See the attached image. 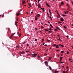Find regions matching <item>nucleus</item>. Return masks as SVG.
Wrapping results in <instances>:
<instances>
[{
  "mask_svg": "<svg viewBox=\"0 0 73 73\" xmlns=\"http://www.w3.org/2000/svg\"><path fill=\"white\" fill-rule=\"evenodd\" d=\"M67 11H68V12H70V10L69 9H68Z\"/></svg>",
  "mask_w": 73,
  "mask_h": 73,
  "instance_id": "nucleus-9",
  "label": "nucleus"
},
{
  "mask_svg": "<svg viewBox=\"0 0 73 73\" xmlns=\"http://www.w3.org/2000/svg\"><path fill=\"white\" fill-rule=\"evenodd\" d=\"M61 64H63L64 63V62H61Z\"/></svg>",
  "mask_w": 73,
  "mask_h": 73,
  "instance_id": "nucleus-59",
  "label": "nucleus"
},
{
  "mask_svg": "<svg viewBox=\"0 0 73 73\" xmlns=\"http://www.w3.org/2000/svg\"><path fill=\"white\" fill-rule=\"evenodd\" d=\"M35 41H37V39H35Z\"/></svg>",
  "mask_w": 73,
  "mask_h": 73,
  "instance_id": "nucleus-51",
  "label": "nucleus"
},
{
  "mask_svg": "<svg viewBox=\"0 0 73 73\" xmlns=\"http://www.w3.org/2000/svg\"><path fill=\"white\" fill-rule=\"evenodd\" d=\"M23 4H25V1H23Z\"/></svg>",
  "mask_w": 73,
  "mask_h": 73,
  "instance_id": "nucleus-13",
  "label": "nucleus"
},
{
  "mask_svg": "<svg viewBox=\"0 0 73 73\" xmlns=\"http://www.w3.org/2000/svg\"><path fill=\"white\" fill-rule=\"evenodd\" d=\"M49 68L50 70H52V68H51V67H49Z\"/></svg>",
  "mask_w": 73,
  "mask_h": 73,
  "instance_id": "nucleus-25",
  "label": "nucleus"
},
{
  "mask_svg": "<svg viewBox=\"0 0 73 73\" xmlns=\"http://www.w3.org/2000/svg\"><path fill=\"white\" fill-rule=\"evenodd\" d=\"M35 29L36 30V31H37V29L36 28H35Z\"/></svg>",
  "mask_w": 73,
  "mask_h": 73,
  "instance_id": "nucleus-30",
  "label": "nucleus"
},
{
  "mask_svg": "<svg viewBox=\"0 0 73 73\" xmlns=\"http://www.w3.org/2000/svg\"><path fill=\"white\" fill-rule=\"evenodd\" d=\"M56 51H57V52H59V51H60V50H56Z\"/></svg>",
  "mask_w": 73,
  "mask_h": 73,
  "instance_id": "nucleus-40",
  "label": "nucleus"
},
{
  "mask_svg": "<svg viewBox=\"0 0 73 73\" xmlns=\"http://www.w3.org/2000/svg\"><path fill=\"white\" fill-rule=\"evenodd\" d=\"M15 25H16V26H17V23H15Z\"/></svg>",
  "mask_w": 73,
  "mask_h": 73,
  "instance_id": "nucleus-41",
  "label": "nucleus"
},
{
  "mask_svg": "<svg viewBox=\"0 0 73 73\" xmlns=\"http://www.w3.org/2000/svg\"><path fill=\"white\" fill-rule=\"evenodd\" d=\"M49 31H51V30H52V28L51 27H50V28H49Z\"/></svg>",
  "mask_w": 73,
  "mask_h": 73,
  "instance_id": "nucleus-19",
  "label": "nucleus"
},
{
  "mask_svg": "<svg viewBox=\"0 0 73 73\" xmlns=\"http://www.w3.org/2000/svg\"><path fill=\"white\" fill-rule=\"evenodd\" d=\"M18 19H19L18 18H17V19H16V20L17 21V20H18Z\"/></svg>",
  "mask_w": 73,
  "mask_h": 73,
  "instance_id": "nucleus-45",
  "label": "nucleus"
},
{
  "mask_svg": "<svg viewBox=\"0 0 73 73\" xmlns=\"http://www.w3.org/2000/svg\"><path fill=\"white\" fill-rule=\"evenodd\" d=\"M72 5H73V2L72 1Z\"/></svg>",
  "mask_w": 73,
  "mask_h": 73,
  "instance_id": "nucleus-54",
  "label": "nucleus"
},
{
  "mask_svg": "<svg viewBox=\"0 0 73 73\" xmlns=\"http://www.w3.org/2000/svg\"><path fill=\"white\" fill-rule=\"evenodd\" d=\"M24 53H25V52L24 51H22L21 52L20 54H24Z\"/></svg>",
  "mask_w": 73,
  "mask_h": 73,
  "instance_id": "nucleus-1",
  "label": "nucleus"
},
{
  "mask_svg": "<svg viewBox=\"0 0 73 73\" xmlns=\"http://www.w3.org/2000/svg\"><path fill=\"white\" fill-rule=\"evenodd\" d=\"M62 58H63V57H61L60 58V59H62Z\"/></svg>",
  "mask_w": 73,
  "mask_h": 73,
  "instance_id": "nucleus-35",
  "label": "nucleus"
},
{
  "mask_svg": "<svg viewBox=\"0 0 73 73\" xmlns=\"http://www.w3.org/2000/svg\"><path fill=\"white\" fill-rule=\"evenodd\" d=\"M50 13V16H51L52 15V13Z\"/></svg>",
  "mask_w": 73,
  "mask_h": 73,
  "instance_id": "nucleus-47",
  "label": "nucleus"
},
{
  "mask_svg": "<svg viewBox=\"0 0 73 73\" xmlns=\"http://www.w3.org/2000/svg\"><path fill=\"white\" fill-rule=\"evenodd\" d=\"M20 15V13H16V15L17 16H19V15Z\"/></svg>",
  "mask_w": 73,
  "mask_h": 73,
  "instance_id": "nucleus-12",
  "label": "nucleus"
},
{
  "mask_svg": "<svg viewBox=\"0 0 73 73\" xmlns=\"http://www.w3.org/2000/svg\"><path fill=\"white\" fill-rule=\"evenodd\" d=\"M27 46H29V44H27Z\"/></svg>",
  "mask_w": 73,
  "mask_h": 73,
  "instance_id": "nucleus-37",
  "label": "nucleus"
},
{
  "mask_svg": "<svg viewBox=\"0 0 73 73\" xmlns=\"http://www.w3.org/2000/svg\"><path fill=\"white\" fill-rule=\"evenodd\" d=\"M60 20H61V21H64V19H63V18L62 17H61V18Z\"/></svg>",
  "mask_w": 73,
  "mask_h": 73,
  "instance_id": "nucleus-2",
  "label": "nucleus"
},
{
  "mask_svg": "<svg viewBox=\"0 0 73 73\" xmlns=\"http://www.w3.org/2000/svg\"><path fill=\"white\" fill-rule=\"evenodd\" d=\"M48 24H50V22H49V21H48Z\"/></svg>",
  "mask_w": 73,
  "mask_h": 73,
  "instance_id": "nucleus-60",
  "label": "nucleus"
},
{
  "mask_svg": "<svg viewBox=\"0 0 73 73\" xmlns=\"http://www.w3.org/2000/svg\"><path fill=\"white\" fill-rule=\"evenodd\" d=\"M61 5H64V3H63V2H62L61 3Z\"/></svg>",
  "mask_w": 73,
  "mask_h": 73,
  "instance_id": "nucleus-22",
  "label": "nucleus"
},
{
  "mask_svg": "<svg viewBox=\"0 0 73 73\" xmlns=\"http://www.w3.org/2000/svg\"><path fill=\"white\" fill-rule=\"evenodd\" d=\"M51 58H52V57H49V58L48 59V60H51Z\"/></svg>",
  "mask_w": 73,
  "mask_h": 73,
  "instance_id": "nucleus-15",
  "label": "nucleus"
},
{
  "mask_svg": "<svg viewBox=\"0 0 73 73\" xmlns=\"http://www.w3.org/2000/svg\"><path fill=\"white\" fill-rule=\"evenodd\" d=\"M29 7H32V6L31 5V4H30L29 3Z\"/></svg>",
  "mask_w": 73,
  "mask_h": 73,
  "instance_id": "nucleus-27",
  "label": "nucleus"
},
{
  "mask_svg": "<svg viewBox=\"0 0 73 73\" xmlns=\"http://www.w3.org/2000/svg\"><path fill=\"white\" fill-rule=\"evenodd\" d=\"M63 16H64V17H66V15H62Z\"/></svg>",
  "mask_w": 73,
  "mask_h": 73,
  "instance_id": "nucleus-32",
  "label": "nucleus"
},
{
  "mask_svg": "<svg viewBox=\"0 0 73 73\" xmlns=\"http://www.w3.org/2000/svg\"><path fill=\"white\" fill-rule=\"evenodd\" d=\"M50 26H51V28H53V26H52V25L51 24H50Z\"/></svg>",
  "mask_w": 73,
  "mask_h": 73,
  "instance_id": "nucleus-17",
  "label": "nucleus"
},
{
  "mask_svg": "<svg viewBox=\"0 0 73 73\" xmlns=\"http://www.w3.org/2000/svg\"><path fill=\"white\" fill-rule=\"evenodd\" d=\"M35 1H36V2H37V1H36V0H34Z\"/></svg>",
  "mask_w": 73,
  "mask_h": 73,
  "instance_id": "nucleus-63",
  "label": "nucleus"
},
{
  "mask_svg": "<svg viewBox=\"0 0 73 73\" xmlns=\"http://www.w3.org/2000/svg\"><path fill=\"white\" fill-rule=\"evenodd\" d=\"M60 17V15L58 14V16H57L58 18H59Z\"/></svg>",
  "mask_w": 73,
  "mask_h": 73,
  "instance_id": "nucleus-11",
  "label": "nucleus"
},
{
  "mask_svg": "<svg viewBox=\"0 0 73 73\" xmlns=\"http://www.w3.org/2000/svg\"><path fill=\"white\" fill-rule=\"evenodd\" d=\"M69 61H71L72 60V59L70 58H69Z\"/></svg>",
  "mask_w": 73,
  "mask_h": 73,
  "instance_id": "nucleus-39",
  "label": "nucleus"
},
{
  "mask_svg": "<svg viewBox=\"0 0 73 73\" xmlns=\"http://www.w3.org/2000/svg\"><path fill=\"white\" fill-rule=\"evenodd\" d=\"M44 45V43H43V45Z\"/></svg>",
  "mask_w": 73,
  "mask_h": 73,
  "instance_id": "nucleus-64",
  "label": "nucleus"
},
{
  "mask_svg": "<svg viewBox=\"0 0 73 73\" xmlns=\"http://www.w3.org/2000/svg\"><path fill=\"white\" fill-rule=\"evenodd\" d=\"M44 31H46V32H47L48 31V30L46 29H45Z\"/></svg>",
  "mask_w": 73,
  "mask_h": 73,
  "instance_id": "nucleus-16",
  "label": "nucleus"
},
{
  "mask_svg": "<svg viewBox=\"0 0 73 73\" xmlns=\"http://www.w3.org/2000/svg\"><path fill=\"white\" fill-rule=\"evenodd\" d=\"M35 20H37V17H35Z\"/></svg>",
  "mask_w": 73,
  "mask_h": 73,
  "instance_id": "nucleus-14",
  "label": "nucleus"
},
{
  "mask_svg": "<svg viewBox=\"0 0 73 73\" xmlns=\"http://www.w3.org/2000/svg\"><path fill=\"white\" fill-rule=\"evenodd\" d=\"M40 15L39 14H37V17H40Z\"/></svg>",
  "mask_w": 73,
  "mask_h": 73,
  "instance_id": "nucleus-10",
  "label": "nucleus"
},
{
  "mask_svg": "<svg viewBox=\"0 0 73 73\" xmlns=\"http://www.w3.org/2000/svg\"><path fill=\"white\" fill-rule=\"evenodd\" d=\"M56 29H58V30H60V28H59V27H56Z\"/></svg>",
  "mask_w": 73,
  "mask_h": 73,
  "instance_id": "nucleus-8",
  "label": "nucleus"
},
{
  "mask_svg": "<svg viewBox=\"0 0 73 73\" xmlns=\"http://www.w3.org/2000/svg\"><path fill=\"white\" fill-rule=\"evenodd\" d=\"M29 52V50L26 51V52Z\"/></svg>",
  "mask_w": 73,
  "mask_h": 73,
  "instance_id": "nucleus-28",
  "label": "nucleus"
},
{
  "mask_svg": "<svg viewBox=\"0 0 73 73\" xmlns=\"http://www.w3.org/2000/svg\"><path fill=\"white\" fill-rule=\"evenodd\" d=\"M50 17V19H52V17Z\"/></svg>",
  "mask_w": 73,
  "mask_h": 73,
  "instance_id": "nucleus-55",
  "label": "nucleus"
},
{
  "mask_svg": "<svg viewBox=\"0 0 73 73\" xmlns=\"http://www.w3.org/2000/svg\"><path fill=\"white\" fill-rule=\"evenodd\" d=\"M46 5L48 7H50L49 6V4H48V3H46Z\"/></svg>",
  "mask_w": 73,
  "mask_h": 73,
  "instance_id": "nucleus-5",
  "label": "nucleus"
},
{
  "mask_svg": "<svg viewBox=\"0 0 73 73\" xmlns=\"http://www.w3.org/2000/svg\"><path fill=\"white\" fill-rule=\"evenodd\" d=\"M58 37H60V35H58Z\"/></svg>",
  "mask_w": 73,
  "mask_h": 73,
  "instance_id": "nucleus-52",
  "label": "nucleus"
},
{
  "mask_svg": "<svg viewBox=\"0 0 73 73\" xmlns=\"http://www.w3.org/2000/svg\"><path fill=\"white\" fill-rule=\"evenodd\" d=\"M48 11H49V13H51V12H50V9H49V10H48Z\"/></svg>",
  "mask_w": 73,
  "mask_h": 73,
  "instance_id": "nucleus-24",
  "label": "nucleus"
},
{
  "mask_svg": "<svg viewBox=\"0 0 73 73\" xmlns=\"http://www.w3.org/2000/svg\"><path fill=\"white\" fill-rule=\"evenodd\" d=\"M58 71H55V72L54 73H58Z\"/></svg>",
  "mask_w": 73,
  "mask_h": 73,
  "instance_id": "nucleus-4",
  "label": "nucleus"
},
{
  "mask_svg": "<svg viewBox=\"0 0 73 73\" xmlns=\"http://www.w3.org/2000/svg\"><path fill=\"white\" fill-rule=\"evenodd\" d=\"M47 45H48L47 44H45V45H44V46H47Z\"/></svg>",
  "mask_w": 73,
  "mask_h": 73,
  "instance_id": "nucleus-50",
  "label": "nucleus"
},
{
  "mask_svg": "<svg viewBox=\"0 0 73 73\" xmlns=\"http://www.w3.org/2000/svg\"><path fill=\"white\" fill-rule=\"evenodd\" d=\"M68 67L67 66L66 67V69H68Z\"/></svg>",
  "mask_w": 73,
  "mask_h": 73,
  "instance_id": "nucleus-61",
  "label": "nucleus"
},
{
  "mask_svg": "<svg viewBox=\"0 0 73 73\" xmlns=\"http://www.w3.org/2000/svg\"><path fill=\"white\" fill-rule=\"evenodd\" d=\"M42 42H44V39H42Z\"/></svg>",
  "mask_w": 73,
  "mask_h": 73,
  "instance_id": "nucleus-46",
  "label": "nucleus"
},
{
  "mask_svg": "<svg viewBox=\"0 0 73 73\" xmlns=\"http://www.w3.org/2000/svg\"><path fill=\"white\" fill-rule=\"evenodd\" d=\"M40 0H38V3H39V2H40Z\"/></svg>",
  "mask_w": 73,
  "mask_h": 73,
  "instance_id": "nucleus-43",
  "label": "nucleus"
},
{
  "mask_svg": "<svg viewBox=\"0 0 73 73\" xmlns=\"http://www.w3.org/2000/svg\"><path fill=\"white\" fill-rule=\"evenodd\" d=\"M67 54H69V52H68V51H67Z\"/></svg>",
  "mask_w": 73,
  "mask_h": 73,
  "instance_id": "nucleus-34",
  "label": "nucleus"
},
{
  "mask_svg": "<svg viewBox=\"0 0 73 73\" xmlns=\"http://www.w3.org/2000/svg\"><path fill=\"white\" fill-rule=\"evenodd\" d=\"M63 27H64V28H65V29H66V27H65V26H63Z\"/></svg>",
  "mask_w": 73,
  "mask_h": 73,
  "instance_id": "nucleus-20",
  "label": "nucleus"
},
{
  "mask_svg": "<svg viewBox=\"0 0 73 73\" xmlns=\"http://www.w3.org/2000/svg\"><path fill=\"white\" fill-rule=\"evenodd\" d=\"M61 46L62 47H64V45H61Z\"/></svg>",
  "mask_w": 73,
  "mask_h": 73,
  "instance_id": "nucleus-49",
  "label": "nucleus"
},
{
  "mask_svg": "<svg viewBox=\"0 0 73 73\" xmlns=\"http://www.w3.org/2000/svg\"><path fill=\"white\" fill-rule=\"evenodd\" d=\"M48 33H52V31H48Z\"/></svg>",
  "mask_w": 73,
  "mask_h": 73,
  "instance_id": "nucleus-26",
  "label": "nucleus"
},
{
  "mask_svg": "<svg viewBox=\"0 0 73 73\" xmlns=\"http://www.w3.org/2000/svg\"><path fill=\"white\" fill-rule=\"evenodd\" d=\"M47 41L48 42H49V40H47Z\"/></svg>",
  "mask_w": 73,
  "mask_h": 73,
  "instance_id": "nucleus-62",
  "label": "nucleus"
},
{
  "mask_svg": "<svg viewBox=\"0 0 73 73\" xmlns=\"http://www.w3.org/2000/svg\"><path fill=\"white\" fill-rule=\"evenodd\" d=\"M61 53H64V51H61Z\"/></svg>",
  "mask_w": 73,
  "mask_h": 73,
  "instance_id": "nucleus-29",
  "label": "nucleus"
},
{
  "mask_svg": "<svg viewBox=\"0 0 73 73\" xmlns=\"http://www.w3.org/2000/svg\"><path fill=\"white\" fill-rule=\"evenodd\" d=\"M19 37H20V36H21V35H21V34L19 33Z\"/></svg>",
  "mask_w": 73,
  "mask_h": 73,
  "instance_id": "nucleus-36",
  "label": "nucleus"
},
{
  "mask_svg": "<svg viewBox=\"0 0 73 73\" xmlns=\"http://www.w3.org/2000/svg\"><path fill=\"white\" fill-rule=\"evenodd\" d=\"M54 46H56V44H54Z\"/></svg>",
  "mask_w": 73,
  "mask_h": 73,
  "instance_id": "nucleus-38",
  "label": "nucleus"
},
{
  "mask_svg": "<svg viewBox=\"0 0 73 73\" xmlns=\"http://www.w3.org/2000/svg\"><path fill=\"white\" fill-rule=\"evenodd\" d=\"M38 8H41V6H40V4H38Z\"/></svg>",
  "mask_w": 73,
  "mask_h": 73,
  "instance_id": "nucleus-7",
  "label": "nucleus"
},
{
  "mask_svg": "<svg viewBox=\"0 0 73 73\" xmlns=\"http://www.w3.org/2000/svg\"><path fill=\"white\" fill-rule=\"evenodd\" d=\"M32 55H33V56H36L37 55V54H32Z\"/></svg>",
  "mask_w": 73,
  "mask_h": 73,
  "instance_id": "nucleus-6",
  "label": "nucleus"
},
{
  "mask_svg": "<svg viewBox=\"0 0 73 73\" xmlns=\"http://www.w3.org/2000/svg\"><path fill=\"white\" fill-rule=\"evenodd\" d=\"M33 13V11H32V12H31V14H32V13Z\"/></svg>",
  "mask_w": 73,
  "mask_h": 73,
  "instance_id": "nucleus-53",
  "label": "nucleus"
},
{
  "mask_svg": "<svg viewBox=\"0 0 73 73\" xmlns=\"http://www.w3.org/2000/svg\"><path fill=\"white\" fill-rule=\"evenodd\" d=\"M58 24H61V23H62V22H61L59 21L58 22Z\"/></svg>",
  "mask_w": 73,
  "mask_h": 73,
  "instance_id": "nucleus-18",
  "label": "nucleus"
},
{
  "mask_svg": "<svg viewBox=\"0 0 73 73\" xmlns=\"http://www.w3.org/2000/svg\"><path fill=\"white\" fill-rule=\"evenodd\" d=\"M44 64H48V63H47V62H44Z\"/></svg>",
  "mask_w": 73,
  "mask_h": 73,
  "instance_id": "nucleus-31",
  "label": "nucleus"
},
{
  "mask_svg": "<svg viewBox=\"0 0 73 73\" xmlns=\"http://www.w3.org/2000/svg\"><path fill=\"white\" fill-rule=\"evenodd\" d=\"M36 57V56H33V57Z\"/></svg>",
  "mask_w": 73,
  "mask_h": 73,
  "instance_id": "nucleus-44",
  "label": "nucleus"
},
{
  "mask_svg": "<svg viewBox=\"0 0 73 73\" xmlns=\"http://www.w3.org/2000/svg\"><path fill=\"white\" fill-rule=\"evenodd\" d=\"M40 9H42V11H43V12H44V11H45L44 8H40Z\"/></svg>",
  "mask_w": 73,
  "mask_h": 73,
  "instance_id": "nucleus-3",
  "label": "nucleus"
},
{
  "mask_svg": "<svg viewBox=\"0 0 73 73\" xmlns=\"http://www.w3.org/2000/svg\"><path fill=\"white\" fill-rule=\"evenodd\" d=\"M66 37H67V38H69V36H67Z\"/></svg>",
  "mask_w": 73,
  "mask_h": 73,
  "instance_id": "nucleus-42",
  "label": "nucleus"
},
{
  "mask_svg": "<svg viewBox=\"0 0 73 73\" xmlns=\"http://www.w3.org/2000/svg\"><path fill=\"white\" fill-rule=\"evenodd\" d=\"M57 31V29H55V31Z\"/></svg>",
  "mask_w": 73,
  "mask_h": 73,
  "instance_id": "nucleus-48",
  "label": "nucleus"
},
{
  "mask_svg": "<svg viewBox=\"0 0 73 73\" xmlns=\"http://www.w3.org/2000/svg\"><path fill=\"white\" fill-rule=\"evenodd\" d=\"M56 48H58V45H56Z\"/></svg>",
  "mask_w": 73,
  "mask_h": 73,
  "instance_id": "nucleus-21",
  "label": "nucleus"
},
{
  "mask_svg": "<svg viewBox=\"0 0 73 73\" xmlns=\"http://www.w3.org/2000/svg\"><path fill=\"white\" fill-rule=\"evenodd\" d=\"M16 47L17 48H19V45H17V46H16Z\"/></svg>",
  "mask_w": 73,
  "mask_h": 73,
  "instance_id": "nucleus-23",
  "label": "nucleus"
},
{
  "mask_svg": "<svg viewBox=\"0 0 73 73\" xmlns=\"http://www.w3.org/2000/svg\"><path fill=\"white\" fill-rule=\"evenodd\" d=\"M43 28V27H42V26L41 27V29H42Z\"/></svg>",
  "mask_w": 73,
  "mask_h": 73,
  "instance_id": "nucleus-56",
  "label": "nucleus"
},
{
  "mask_svg": "<svg viewBox=\"0 0 73 73\" xmlns=\"http://www.w3.org/2000/svg\"><path fill=\"white\" fill-rule=\"evenodd\" d=\"M39 32H40V33H42V31H40Z\"/></svg>",
  "mask_w": 73,
  "mask_h": 73,
  "instance_id": "nucleus-57",
  "label": "nucleus"
},
{
  "mask_svg": "<svg viewBox=\"0 0 73 73\" xmlns=\"http://www.w3.org/2000/svg\"><path fill=\"white\" fill-rule=\"evenodd\" d=\"M65 71H63V73H65Z\"/></svg>",
  "mask_w": 73,
  "mask_h": 73,
  "instance_id": "nucleus-58",
  "label": "nucleus"
},
{
  "mask_svg": "<svg viewBox=\"0 0 73 73\" xmlns=\"http://www.w3.org/2000/svg\"><path fill=\"white\" fill-rule=\"evenodd\" d=\"M68 11H67L66 12H65V14H66V13H68Z\"/></svg>",
  "mask_w": 73,
  "mask_h": 73,
  "instance_id": "nucleus-33",
  "label": "nucleus"
}]
</instances>
